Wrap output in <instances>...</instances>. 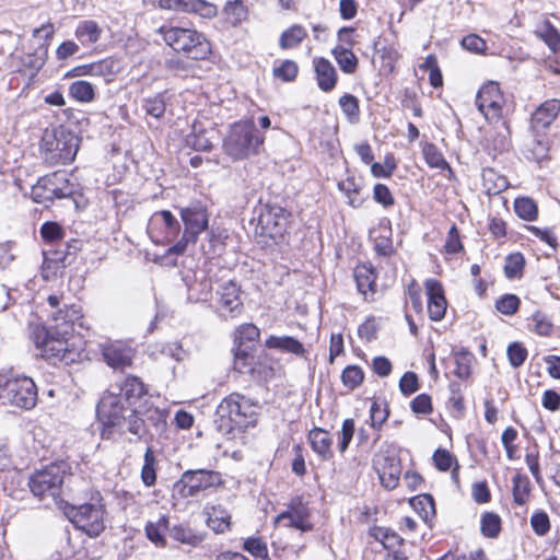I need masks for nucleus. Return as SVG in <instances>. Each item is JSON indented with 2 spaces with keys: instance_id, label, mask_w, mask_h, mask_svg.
Returning a JSON list of instances; mask_svg holds the SVG:
<instances>
[{
  "instance_id": "nucleus-1",
  "label": "nucleus",
  "mask_w": 560,
  "mask_h": 560,
  "mask_svg": "<svg viewBox=\"0 0 560 560\" xmlns=\"http://www.w3.org/2000/svg\"><path fill=\"white\" fill-rule=\"evenodd\" d=\"M255 421L253 406L240 394L229 395L217 407V429L229 438H234V431L242 432L254 425Z\"/></svg>"
},
{
  "instance_id": "nucleus-2",
  "label": "nucleus",
  "mask_w": 560,
  "mask_h": 560,
  "mask_svg": "<svg viewBox=\"0 0 560 560\" xmlns=\"http://www.w3.org/2000/svg\"><path fill=\"white\" fill-rule=\"evenodd\" d=\"M265 137L253 120L235 122L223 140L224 152L234 161L248 159L260 153Z\"/></svg>"
},
{
  "instance_id": "nucleus-3",
  "label": "nucleus",
  "mask_w": 560,
  "mask_h": 560,
  "mask_svg": "<svg viewBox=\"0 0 560 560\" xmlns=\"http://www.w3.org/2000/svg\"><path fill=\"white\" fill-rule=\"evenodd\" d=\"M158 33L163 36L166 45L191 60H203L211 52L209 42L195 30L161 26Z\"/></svg>"
},
{
  "instance_id": "nucleus-4",
  "label": "nucleus",
  "mask_w": 560,
  "mask_h": 560,
  "mask_svg": "<svg viewBox=\"0 0 560 560\" xmlns=\"http://www.w3.org/2000/svg\"><path fill=\"white\" fill-rule=\"evenodd\" d=\"M66 515L78 529L90 537H97L105 528L103 497L98 491H93L89 502L68 506Z\"/></svg>"
},
{
  "instance_id": "nucleus-5",
  "label": "nucleus",
  "mask_w": 560,
  "mask_h": 560,
  "mask_svg": "<svg viewBox=\"0 0 560 560\" xmlns=\"http://www.w3.org/2000/svg\"><path fill=\"white\" fill-rule=\"evenodd\" d=\"M67 335H58L55 337L43 326H35L32 331V339L37 349L40 350L43 358L51 361L54 364L61 362L72 364L81 358L80 351L70 347Z\"/></svg>"
},
{
  "instance_id": "nucleus-6",
  "label": "nucleus",
  "mask_w": 560,
  "mask_h": 560,
  "mask_svg": "<svg viewBox=\"0 0 560 560\" xmlns=\"http://www.w3.org/2000/svg\"><path fill=\"white\" fill-rule=\"evenodd\" d=\"M128 409V405L117 395V392L109 387L96 408L97 418L102 424L101 436L103 440H113L122 433V423L128 422V417L125 415Z\"/></svg>"
},
{
  "instance_id": "nucleus-7",
  "label": "nucleus",
  "mask_w": 560,
  "mask_h": 560,
  "mask_svg": "<svg viewBox=\"0 0 560 560\" xmlns=\"http://www.w3.org/2000/svg\"><path fill=\"white\" fill-rule=\"evenodd\" d=\"M77 137L65 129L46 131L40 144L44 161L50 165H65L72 162L78 152Z\"/></svg>"
},
{
  "instance_id": "nucleus-8",
  "label": "nucleus",
  "mask_w": 560,
  "mask_h": 560,
  "mask_svg": "<svg viewBox=\"0 0 560 560\" xmlns=\"http://www.w3.org/2000/svg\"><path fill=\"white\" fill-rule=\"evenodd\" d=\"M0 399L3 404L30 410L36 406L37 387L27 376L0 374Z\"/></svg>"
},
{
  "instance_id": "nucleus-9",
  "label": "nucleus",
  "mask_w": 560,
  "mask_h": 560,
  "mask_svg": "<svg viewBox=\"0 0 560 560\" xmlns=\"http://www.w3.org/2000/svg\"><path fill=\"white\" fill-rule=\"evenodd\" d=\"M179 214L185 225L183 236L166 250L164 258L184 254L187 245L189 243H196L199 234L208 229L207 210L200 203L180 208Z\"/></svg>"
},
{
  "instance_id": "nucleus-10",
  "label": "nucleus",
  "mask_w": 560,
  "mask_h": 560,
  "mask_svg": "<svg viewBox=\"0 0 560 560\" xmlns=\"http://www.w3.org/2000/svg\"><path fill=\"white\" fill-rule=\"evenodd\" d=\"M167 412L148 400L133 407L128 416V431L139 438L145 434H162L166 429Z\"/></svg>"
},
{
  "instance_id": "nucleus-11",
  "label": "nucleus",
  "mask_w": 560,
  "mask_h": 560,
  "mask_svg": "<svg viewBox=\"0 0 560 560\" xmlns=\"http://www.w3.org/2000/svg\"><path fill=\"white\" fill-rule=\"evenodd\" d=\"M68 465L63 462L52 463L35 471L28 479L31 492L39 498L51 497L56 502L61 494V488L67 475Z\"/></svg>"
},
{
  "instance_id": "nucleus-12",
  "label": "nucleus",
  "mask_w": 560,
  "mask_h": 560,
  "mask_svg": "<svg viewBox=\"0 0 560 560\" xmlns=\"http://www.w3.org/2000/svg\"><path fill=\"white\" fill-rule=\"evenodd\" d=\"M75 191V186L71 183L69 175L65 171H57L52 174L40 177L32 187L33 200L37 203L52 201L71 197Z\"/></svg>"
},
{
  "instance_id": "nucleus-13",
  "label": "nucleus",
  "mask_w": 560,
  "mask_h": 560,
  "mask_svg": "<svg viewBox=\"0 0 560 560\" xmlns=\"http://www.w3.org/2000/svg\"><path fill=\"white\" fill-rule=\"evenodd\" d=\"M373 468L381 483L387 489H395L401 475V464L395 447L382 446L373 457Z\"/></svg>"
},
{
  "instance_id": "nucleus-14",
  "label": "nucleus",
  "mask_w": 560,
  "mask_h": 560,
  "mask_svg": "<svg viewBox=\"0 0 560 560\" xmlns=\"http://www.w3.org/2000/svg\"><path fill=\"white\" fill-rule=\"evenodd\" d=\"M290 213L280 206H266L258 219L257 230L260 235L275 242L282 238L289 225Z\"/></svg>"
},
{
  "instance_id": "nucleus-15",
  "label": "nucleus",
  "mask_w": 560,
  "mask_h": 560,
  "mask_svg": "<svg viewBox=\"0 0 560 560\" xmlns=\"http://www.w3.org/2000/svg\"><path fill=\"white\" fill-rule=\"evenodd\" d=\"M220 483V474L213 470H186L176 483L183 498L196 497L203 490Z\"/></svg>"
},
{
  "instance_id": "nucleus-16",
  "label": "nucleus",
  "mask_w": 560,
  "mask_h": 560,
  "mask_svg": "<svg viewBox=\"0 0 560 560\" xmlns=\"http://www.w3.org/2000/svg\"><path fill=\"white\" fill-rule=\"evenodd\" d=\"M503 95L499 84L490 82L483 85L476 96V106L478 110L489 121L499 119L502 113Z\"/></svg>"
},
{
  "instance_id": "nucleus-17",
  "label": "nucleus",
  "mask_w": 560,
  "mask_h": 560,
  "mask_svg": "<svg viewBox=\"0 0 560 560\" xmlns=\"http://www.w3.org/2000/svg\"><path fill=\"white\" fill-rule=\"evenodd\" d=\"M275 523L282 524L285 527H293L301 532H308L313 528L310 522L308 508L299 497L290 501L288 509L276 517Z\"/></svg>"
},
{
  "instance_id": "nucleus-18",
  "label": "nucleus",
  "mask_w": 560,
  "mask_h": 560,
  "mask_svg": "<svg viewBox=\"0 0 560 560\" xmlns=\"http://www.w3.org/2000/svg\"><path fill=\"white\" fill-rule=\"evenodd\" d=\"M427 311L431 320H441L446 313L447 301L442 283L435 279L425 280Z\"/></svg>"
},
{
  "instance_id": "nucleus-19",
  "label": "nucleus",
  "mask_w": 560,
  "mask_h": 560,
  "mask_svg": "<svg viewBox=\"0 0 560 560\" xmlns=\"http://www.w3.org/2000/svg\"><path fill=\"white\" fill-rule=\"evenodd\" d=\"M110 387L128 405L130 412L133 407H138L140 399L147 394L144 384L138 377L131 375L116 382Z\"/></svg>"
},
{
  "instance_id": "nucleus-20",
  "label": "nucleus",
  "mask_w": 560,
  "mask_h": 560,
  "mask_svg": "<svg viewBox=\"0 0 560 560\" xmlns=\"http://www.w3.org/2000/svg\"><path fill=\"white\" fill-rule=\"evenodd\" d=\"M103 357L105 362L113 369L124 370L131 365L135 351L121 342H113L104 346Z\"/></svg>"
},
{
  "instance_id": "nucleus-21",
  "label": "nucleus",
  "mask_w": 560,
  "mask_h": 560,
  "mask_svg": "<svg viewBox=\"0 0 560 560\" xmlns=\"http://www.w3.org/2000/svg\"><path fill=\"white\" fill-rule=\"evenodd\" d=\"M151 230H159L164 237L172 242L180 232V223L170 210L155 211L149 221Z\"/></svg>"
},
{
  "instance_id": "nucleus-22",
  "label": "nucleus",
  "mask_w": 560,
  "mask_h": 560,
  "mask_svg": "<svg viewBox=\"0 0 560 560\" xmlns=\"http://www.w3.org/2000/svg\"><path fill=\"white\" fill-rule=\"evenodd\" d=\"M560 113V101H545L532 115V128L536 131L547 129Z\"/></svg>"
},
{
  "instance_id": "nucleus-23",
  "label": "nucleus",
  "mask_w": 560,
  "mask_h": 560,
  "mask_svg": "<svg viewBox=\"0 0 560 560\" xmlns=\"http://www.w3.org/2000/svg\"><path fill=\"white\" fill-rule=\"evenodd\" d=\"M51 316L55 322L56 334L69 335L72 325L81 320L82 312L79 306L72 304L69 306L65 305L63 308H58Z\"/></svg>"
},
{
  "instance_id": "nucleus-24",
  "label": "nucleus",
  "mask_w": 560,
  "mask_h": 560,
  "mask_svg": "<svg viewBox=\"0 0 560 560\" xmlns=\"http://www.w3.org/2000/svg\"><path fill=\"white\" fill-rule=\"evenodd\" d=\"M220 304L231 317H235L242 312L243 302L241 300V289L235 282L230 281L222 285Z\"/></svg>"
},
{
  "instance_id": "nucleus-25",
  "label": "nucleus",
  "mask_w": 560,
  "mask_h": 560,
  "mask_svg": "<svg viewBox=\"0 0 560 560\" xmlns=\"http://www.w3.org/2000/svg\"><path fill=\"white\" fill-rule=\"evenodd\" d=\"M314 69L318 88L324 92H330L337 84L338 75L332 63L323 57L314 58Z\"/></svg>"
},
{
  "instance_id": "nucleus-26",
  "label": "nucleus",
  "mask_w": 560,
  "mask_h": 560,
  "mask_svg": "<svg viewBox=\"0 0 560 560\" xmlns=\"http://www.w3.org/2000/svg\"><path fill=\"white\" fill-rule=\"evenodd\" d=\"M308 441L312 450L323 459L329 460L332 458V439L328 431L314 428L308 433Z\"/></svg>"
},
{
  "instance_id": "nucleus-27",
  "label": "nucleus",
  "mask_w": 560,
  "mask_h": 560,
  "mask_svg": "<svg viewBox=\"0 0 560 560\" xmlns=\"http://www.w3.org/2000/svg\"><path fill=\"white\" fill-rule=\"evenodd\" d=\"M265 346L268 349L279 350L298 357H303L306 353L303 343L291 336L271 335L266 339Z\"/></svg>"
},
{
  "instance_id": "nucleus-28",
  "label": "nucleus",
  "mask_w": 560,
  "mask_h": 560,
  "mask_svg": "<svg viewBox=\"0 0 560 560\" xmlns=\"http://www.w3.org/2000/svg\"><path fill=\"white\" fill-rule=\"evenodd\" d=\"M103 34L102 27L94 20L80 21L74 30V36L84 47L97 43Z\"/></svg>"
},
{
  "instance_id": "nucleus-29",
  "label": "nucleus",
  "mask_w": 560,
  "mask_h": 560,
  "mask_svg": "<svg viewBox=\"0 0 560 560\" xmlns=\"http://www.w3.org/2000/svg\"><path fill=\"white\" fill-rule=\"evenodd\" d=\"M405 317L409 324L410 331L416 335L418 327L412 318L411 308L416 314L420 313V287L416 280H411L406 290Z\"/></svg>"
},
{
  "instance_id": "nucleus-30",
  "label": "nucleus",
  "mask_w": 560,
  "mask_h": 560,
  "mask_svg": "<svg viewBox=\"0 0 560 560\" xmlns=\"http://www.w3.org/2000/svg\"><path fill=\"white\" fill-rule=\"evenodd\" d=\"M354 279L359 292L364 295L365 300H369V293L371 295L375 293L376 276L374 269L368 265H360L354 269Z\"/></svg>"
},
{
  "instance_id": "nucleus-31",
  "label": "nucleus",
  "mask_w": 560,
  "mask_h": 560,
  "mask_svg": "<svg viewBox=\"0 0 560 560\" xmlns=\"http://www.w3.org/2000/svg\"><path fill=\"white\" fill-rule=\"evenodd\" d=\"M331 54L342 72L348 74L355 72L359 60L351 49L343 45H337L332 48Z\"/></svg>"
},
{
  "instance_id": "nucleus-32",
  "label": "nucleus",
  "mask_w": 560,
  "mask_h": 560,
  "mask_svg": "<svg viewBox=\"0 0 560 560\" xmlns=\"http://www.w3.org/2000/svg\"><path fill=\"white\" fill-rule=\"evenodd\" d=\"M482 185L488 195H498L509 186L508 179L493 168H485L481 173Z\"/></svg>"
},
{
  "instance_id": "nucleus-33",
  "label": "nucleus",
  "mask_w": 560,
  "mask_h": 560,
  "mask_svg": "<svg viewBox=\"0 0 560 560\" xmlns=\"http://www.w3.org/2000/svg\"><path fill=\"white\" fill-rule=\"evenodd\" d=\"M208 526L215 533H224L230 528L231 515L221 506H211L208 512Z\"/></svg>"
},
{
  "instance_id": "nucleus-34",
  "label": "nucleus",
  "mask_w": 560,
  "mask_h": 560,
  "mask_svg": "<svg viewBox=\"0 0 560 560\" xmlns=\"http://www.w3.org/2000/svg\"><path fill=\"white\" fill-rule=\"evenodd\" d=\"M306 36V30L300 24H294L281 34L279 46L282 49L296 47L305 39Z\"/></svg>"
},
{
  "instance_id": "nucleus-35",
  "label": "nucleus",
  "mask_w": 560,
  "mask_h": 560,
  "mask_svg": "<svg viewBox=\"0 0 560 560\" xmlns=\"http://www.w3.org/2000/svg\"><path fill=\"white\" fill-rule=\"evenodd\" d=\"M514 211L525 221H534L538 215L537 203L529 197H520L514 200Z\"/></svg>"
},
{
  "instance_id": "nucleus-36",
  "label": "nucleus",
  "mask_w": 560,
  "mask_h": 560,
  "mask_svg": "<svg viewBox=\"0 0 560 560\" xmlns=\"http://www.w3.org/2000/svg\"><path fill=\"white\" fill-rule=\"evenodd\" d=\"M69 94L74 100L82 103H90L94 100V86L84 80H78L70 84Z\"/></svg>"
},
{
  "instance_id": "nucleus-37",
  "label": "nucleus",
  "mask_w": 560,
  "mask_h": 560,
  "mask_svg": "<svg viewBox=\"0 0 560 560\" xmlns=\"http://www.w3.org/2000/svg\"><path fill=\"white\" fill-rule=\"evenodd\" d=\"M168 517L161 516L155 523H148L145 526L147 537L156 546H164V532L168 529Z\"/></svg>"
},
{
  "instance_id": "nucleus-38",
  "label": "nucleus",
  "mask_w": 560,
  "mask_h": 560,
  "mask_svg": "<svg viewBox=\"0 0 560 560\" xmlns=\"http://www.w3.org/2000/svg\"><path fill=\"white\" fill-rule=\"evenodd\" d=\"M525 258L522 253L516 252L506 256L504 275L508 279H518L523 276Z\"/></svg>"
},
{
  "instance_id": "nucleus-39",
  "label": "nucleus",
  "mask_w": 560,
  "mask_h": 560,
  "mask_svg": "<svg viewBox=\"0 0 560 560\" xmlns=\"http://www.w3.org/2000/svg\"><path fill=\"white\" fill-rule=\"evenodd\" d=\"M48 57V45L39 44L33 54H26L21 58L22 65L30 70L38 71L45 65Z\"/></svg>"
},
{
  "instance_id": "nucleus-40",
  "label": "nucleus",
  "mask_w": 560,
  "mask_h": 560,
  "mask_svg": "<svg viewBox=\"0 0 560 560\" xmlns=\"http://www.w3.org/2000/svg\"><path fill=\"white\" fill-rule=\"evenodd\" d=\"M537 34L552 51L560 50V33L549 21L541 25Z\"/></svg>"
},
{
  "instance_id": "nucleus-41",
  "label": "nucleus",
  "mask_w": 560,
  "mask_h": 560,
  "mask_svg": "<svg viewBox=\"0 0 560 560\" xmlns=\"http://www.w3.org/2000/svg\"><path fill=\"white\" fill-rule=\"evenodd\" d=\"M373 536L382 542L383 547L387 549L388 552H393L396 550V546H400L402 544V538L388 528L377 527L374 529Z\"/></svg>"
},
{
  "instance_id": "nucleus-42",
  "label": "nucleus",
  "mask_w": 560,
  "mask_h": 560,
  "mask_svg": "<svg viewBox=\"0 0 560 560\" xmlns=\"http://www.w3.org/2000/svg\"><path fill=\"white\" fill-rule=\"evenodd\" d=\"M422 154L427 164L430 167H435L442 171H451L448 163L445 161L443 154L433 144H425L422 149Z\"/></svg>"
},
{
  "instance_id": "nucleus-43",
  "label": "nucleus",
  "mask_w": 560,
  "mask_h": 560,
  "mask_svg": "<svg viewBox=\"0 0 560 560\" xmlns=\"http://www.w3.org/2000/svg\"><path fill=\"white\" fill-rule=\"evenodd\" d=\"M532 330L542 337H548L553 332V324L549 316L540 311L535 312L532 317Z\"/></svg>"
},
{
  "instance_id": "nucleus-44",
  "label": "nucleus",
  "mask_w": 560,
  "mask_h": 560,
  "mask_svg": "<svg viewBox=\"0 0 560 560\" xmlns=\"http://www.w3.org/2000/svg\"><path fill=\"white\" fill-rule=\"evenodd\" d=\"M422 71L429 72V81L433 88L443 85V75L434 55H429L422 63Z\"/></svg>"
},
{
  "instance_id": "nucleus-45",
  "label": "nucleus",
  "mask_w": 560,
  "mask_h": 560,
  "mask_svg": "<svg viewBox=\"0 0 560 560\" xmlns=\"http://www.w3.org/2000/svg\"><path fill=\"white\" fill-rule=\"evenodd\" d=\"M529 481L526 477L516 475L513 477V499L517 505H524L529 497Z\"/></svg>"
},
{
  "instance_id": "nucleus-46",
  "label": "nucleus",
  "mask_w": 560,
  "mask_h": 560,
  "mask_svg": "<svg viewBox=\"0 0 560 560\" xmlns=\"http://www.w3.org/2000/svg\"><path fill=\"white\" fill-rule=\"evenodd\" d=\"M364 380V373L358 365H348L341 374L342 384L349 389L359 387Z\"/></svg>"
},
{
  "instance_id": "nucleus-47",
  "label": "nucleus",
  "mask_w": 560,
  "mask_h": 560,
  "mask_svg": "<svg viewBox=\"0 0 560 560\" xmlns=\"http://www.w3.org/2000/svg\"><path fill=\"white\" fill-rule=\"evenodd\" d=\"M224 13L234 26L247 18V9L241 0L228 2L224 7Z\"/></svg>"
},
{
  "instance_id": "nucleus-48",
  "label": "nucleus",
  "mask_w": 560,
  "mask_h": 560,
  "mask_svg": "<svg viewBox=\"0 0 560 560\" xmlns=\"http://www.w3.org/2000/svg\"><path fill=\"white\" fill-rule=\"evenodd\" d=\"M501 529V520L498 514L488 512L481 518V533L483 536L494 538Z\"/></svg>"
},
{
  "instance_id": "nucleus-49",
  "label": "nucleus",
  "mask_w": 560,
  "mask_h": 560,
  "mask_svg": "<svg viewBox=\"0 0 560 560\" xmlns=\"http://www.w3.org/2000/svg\"><path fill=\"white\" fill-rule=\"evenodd\" d=\"M155 457L153 451L148 447L144 453V465L141 470V479L148 487L153 486L156 480V474L154 469Z\"/></svg>"
},
{
  "instance_id": "nucleus-50",
  "label": "nucleus",
  "mask_w": 560,
  "mask_h": 560,
  "mask_svg": "<svg viewBox=\"0 0 560 560\" xmlns=\"http://www.w3.org/2000/svg\"><path fill=\"white\" fill-rule=\"evenodd\" d=\"M170 536L182 544L196 546L200 542V537L197 536L190 528L182 525H175L170 529Z\"/></svg>"
},
{
  "instance_id": "nucleus-51",
  "label": "nucleus",
  "mask_w": 560,
  "mask_h": 560,
  "mask_svg": "<svg viewBox=\"0 0 560 560\" xmlns=\"http://www.w3.org/2000/svg\"><path fill=\"white\" fill-rule=\"evenodd\" d=\"M186 143L196 151H210L212 149V142L207 137L205 130L197 132L196 129H194V131L186 137Z\"/></svg>"
},
{
  "instance_id": "nucleus-52",
  "label": "nucleus",
  "mask_w": 560,
  "mask_h": 560,
  "mask_svg": "<svg viewBox=\"0 0 560 560\" xmlns=\"http://www.w3.org/2000/svg\"><path fill=\"white\" fill-rule=\"evenodd\" d=\"M339 106L341 107V110L349 118L350 121H354L359 118V101L354 95L343 94L339 98Z\"/></svg>"
},
{
  "instance_id": "nucleus-53",
  "label": "nucleus",
  "mask_w": 560,
  "mask_h": 560,
  "mask_svg": "<svg viewBox=\"0 0 560 560\" xmlns=\"http://www.w3.org/2000/svg\"><path fill=\"white\" fill-rule=\"evenodd\" d=\"M338 188L348 197L350 206L359 207L361 205V199L358 197L360 186L353 178H347L339 182Z\"/></svg>"
},
{
  "instance_id": "nucleus-54",
  "label": "nucleus",
  "mask_w": 560,
  "mask_h": 560,
  "mask_svg": "<svg viewBox=\"0 0 560 560\" xmlns=\"http://www.w3.org/2000/svg\"><path fill=\"white\" fill-rule=\"evenodd\" d=\"M299 67L293 60H284L279 67L273 69V75L282 81H293L298 75Z\"/></svg>"
},
{
  "instance_id": "nucleus-55",
  "label": "nucleus",
  "mask_w": 560,
  "mask_h": 560,
  "mask_svg": "<svg viewBox=\"0 0 560 560\" xmlns=\"http://www.w3.org/2000/svg\"><path fill=\"white\" fill-rule=\"evenodd\" d=\"M243 549L255 558H266L268 552L266 542L259 537H249L245 539Z\"/></svg>"
},
{
  "instance_id": "nucleus-56",
  "label": "nucleus",
  "mask_w": 560,
  "mask_h": 560,
  "mask_svg": "<svg viewBox=\"0 0 560 560\" xmlns=\"http://www.w3.org/2000/svg\"><path fill=\"white\" fill-rule=\"evenodd\" d=\"M520 299L514 294H505L495 302V308L504 315H513L520 307Z\"/></svg>"
},
{
  "instance_id": "nucleus-57",
  "label": "nucleus",
  "mask_w": 560,
  "mask_h": 560,
  "mask_svg": "<svg viewBox=\"0 0 560 560\" xmlns=\"http://www.w3.org/2000/svg\"><path fill=\"white\" fill-rule=\"evenodd\" d=\"M143 109L147 115L159 119L165 113V102L161 95H155L154 97L144 100Z\"/></svg>"
},
{
  "instance_id": "nucleus-58",
  "label": "nucleus",
  "mask_w": 560,
  "mask_h": 560,
  "mask_svg": "<svg viewBox=\"0 0 560 560\" xmlns=\"http://www.w3.org/2000/svg\"><path fill=\"white\" fill-rule=\"evenodd\" d=\"M419 388V378L415 372H406L399 381V390L400 393L408 397L416 393Z\"/></svg>"
},
{
  "instance_id": "nucleus-59",
  "label": "nucleus",
  "mask_w": 560,
  "mask_h": 560,
  "mask_svg": "<svg viewBox=\"0 0 560 560\" xmlns=\"http://www.w3.org/2000/svg\"><path fill=\"white\" fill-rule=\"evenodd\" d=\"M506 354L510 364L513 368H520L527 358V350L520 342H513L508 347Z\"/></svg>"
},
{
  "instance_id": "nucleus-60",
  "label": "nucleus",
  "mask_w": 560,
  "mask_h": 560,
  "mask_svg": "<svg viewBox=\"0 0 560 560\" xmlns=\"http://www.w3.org/2000/svg\"><path fill=\"white\" fill-rule=\"evenodd\" d=\"M354 421L352 419H346L342 422L340 438L338 443V450L342 454L347 451L353 434H354Z\"/></svg>"
},
{
  "instance_id": "nucleus-61",
  "label": "nucleus",
  "mask_w": 560,
  "mask_h": 560,
  "mask_svg": "<svg viewBox=\"0 0 560 560\" xmlns=\"http://www.w3.org/2000/svg\"><path fill=\"white\" fill-rule=\"evenodd\" d=\"M530 526L538 536H545L550 529L549 516L546 512H536L530 517Z\"/></svg>"
},
{
  "instance_id": "nucleus-62",
  "label": "nucleus",
  "mask_w": 560,
  "mask_h": 560,
  "mask_svg": "<svg viewBox=\"0 0 560 560\" xmlns=\"http://www.w3.org/2000/svg\"><path fill=\"white\" fill-rule=\"evenodd\" d=\"M422 521L432 528L435 518V503L433 497L429 493H422Z\"/></svg>"
},
{
  "instance_id": "nucleus-63",
  "label": "nucleus",
  "mask_w": 560,
  "mask_h": 560,
  "mask_svg": "<svg viewBox=\"0 0 560 560\" xmlns=\"http://www.w3.org/2000/svg\"><path fill=\"white\" fill-rule=\"evenodd\" d=\"M115 62L110 59H102L100 61L89 63L90 75L106 77L114 74Z\"/></svg>"
},
{
  "instance_id": "nucleus-64",
  "label": "nucleus",
  "mask_w": 560,
  "mask_h": 560,
  "mask_svg": "<svg viewBox=\"0 0 560 560\" xmlns=\"http://www.w3.org/2000/svg\"><path fill=\"white\" fill-rule=\"evenodd\" d=\"M432 459L434 466L441 471L448 470L454 463H457V460L448 451L442 448H439L434 452Z\"/></svg>"
}]
</instances>
